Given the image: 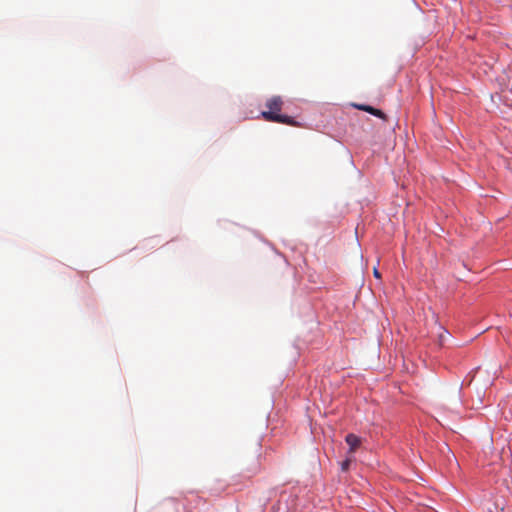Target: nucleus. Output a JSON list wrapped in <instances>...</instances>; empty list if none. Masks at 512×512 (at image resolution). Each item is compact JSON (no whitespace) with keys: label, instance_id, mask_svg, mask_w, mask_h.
I'll list each match as a JSON object with an SVG mask.
<instances>
[{"label":"nucleus","instance_id":"obj_1","mask_svg":"<svg viewBox=\"0 0 512 512\" xmlns=\"http://www.w3.org/2000/svg\"><path fill=\"white\" fill-rule=\"evenodd\" d=\"M282 106V98L280 96H273L269 98L266 102V107L268 108V111H263L261 115L266 121L297 126V122L292 117L279 114V112L282 109Z\"/></svg>","mask_w":512,"mask_h":512},{"label":"nucleus","instance_id":"obj_2","mask_svg":"<svg viewBox=\"0 0 512 512\" xmlns=\"http://www.w3.org/2000/svg\"><path fill=\"white\" fill-rule=\"evenodd\" d=\"M346 443L349 445L350 453H354L355 450L360 446L361 439L355 434H348L345 438Z\"/></svg>","mask_w":512,"mask_h":512},{"label":"nucleus","instance_id":"obj_3","mask_svg":"<svg viewBox=\"0 0 512 512\" xmlns=\"http://www.w3.org/2000/svg\"><path fill=\"white\" fill-rule=\"evenodd\" d=\"M356 107L358 109H360V110L366 111V112H368V113H370V114H372L374 116H377L379 118L385 119V117H386L385 114L381 110L376 109V108H374L372 106H369V105H357Z\"/></svg>","mask_w":512,"mask_h":512},{"label":"nucleus","instance_id":"obj_4","mask_svg":"<svg viewBox=\"0 0 512 512\" xmlns=\"http://www.w3.org/2000/svg\"><path fill=\"white\" fill-rule=\"evenodd\" d=\"M350 463H351V460H350V459H346L345 461H343V462L341 463V470H342L343 472H346V471L349 469Z\"/></svg>","mask_w":512,"mask_h":512},{"label":"nucleus","instance_id":"obj_5","mask_svg":"<svg viewBox=\"0 0 512 512\" xmlns=\"http://www.w3.org/2000/svg\"><path fill=\"white\" fill-rule=\"evenodd\" d=\"M373 275L376 277V278H381V275H380V272L378 271V269L374 268L373 270Z\"/></svg>","mask_w":512,"mask_h":512}]
</instances>
